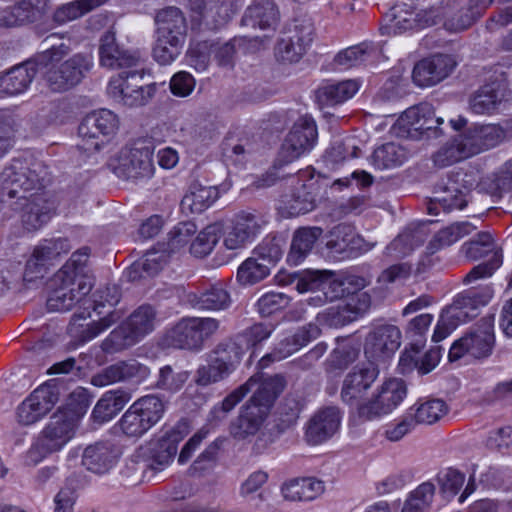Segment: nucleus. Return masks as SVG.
Here are the masks:
<instances>
[{
    "label": "nucleus",
    "mask_w": 512,
    "mask_h": 512,
    "mask_svg": "<svg viewBox=\"0 0 512 512\" xmlns=\"http://www.w3.org/2000/svg\"><path fill=\"white\" fill-rule=\"evenodd\" d=\"M58 39L60 37L54 33L43 40L46 49L36 56V62L49 88L54 92H63L81 82L93 66V57L90 53H76L61 62L71 48L64 42L56 44Z\"/></svg>",
    "instance_id": "nucleus-1"
},
{
    "label": "nucleus",
    "mask_w": 512,
    "mask_h": 512,
    "mask_svg": "<svg viewBox=\"0 0 512 512\" xmlns=\"http://www.w3.org/2000/svg\"><path fill=\"white\" fill-rule=\"evenodd\" d=\"M285 387L286 380L282 375L263 379L251 399L242 407L237 419L231 423L230 434L233 438L244 440L255 435Z\"/></svg>",
    "instance_id": "nucleus-2"
},
{
    "label": "nucleus",
    "mask_w": 512,
    "mask_h": 512,
    "mask_svg": "<svg viewBox=\"0 0 512 512\" xmlns=\"http://www.w3.org/2000/svg\"><path fill=\"white\" fill-rule=\"evenodd\" d=\"M48 172L41 162L14 159L0 174V196L2 199L26 196L31 190L44 186Z\"/></svg>",
    "instance_id": "nucleus-3"
},
{
    "label": "nucleus",
    "mask_w": 512,
    "mask_h": 512,
    "mask_svg": "<svg viewBox=\"0 0 512 512\" xmlns=\"http://www.w3.org/2000/svg\"><path fill=\"white\" fill-rule=\"evenodd\" d=\"M144 69L120 72L111 77L107 93L116 102L128 107L148 104L157 92V84H143Z\"/></svg>",
    "instance_id": "nucleus-4"
},
{
    "label": "nucleus",
    "mask_w": 512,
    "mask_h": 512,
    "mask_svg": "<svg viewBox=\"0 0 512 512\" xmlns=\"http://www.w3.org/2000/svg\"><path fill=\"white\" fill-rule=\"evenodd\" d=\"M494 346V315H486L453 343L448 357L450 361H457L464 356L485 359L492 354Z\"/></svg>",
    "instance_id": "nucleus-5"
},
{
    "label": "nucleus",
    "mask_w": 512,
    "mask_h": 512,
    "mask_svg": "<svg viewBox=\"0 0 512 512\" xmlns=\"http://www.w3.org/2000/svg\"><path fill=\"white\" fill-rule=\"evenodd\" d=\"M79 424L77 416L57 409L40 432L30 455L37 453L44 457L62 450L76 435Z\"/></svg>",
    "instance_id": "nucleus-6"
},
{
    "label": "nucleus",
    "mask_w": 512,
    "mask_h": 512,
    "mask_svg": "<svg viewBox=\"0 0 512 512\" xmlns=\"http://www.w3.org/2000/svg\"><path fill=\"white\" fill-rule=\"evenodd\" d=\"M407 396V386L403 379L389 378L379 385L372 397L358 404L360 419L371 421L392 413Z\"/></svg>",
    "instance_id": "nucleus-7"
},
{
    "label": "nucleus",
    "mask_w": 512,
    "mask_h": 512,
    "mask_svg": "<svg viewBox=\"0 0 512 512\" xmlns=\"http://www.w3.org/2000/svg\"><path fill=\"white\" fill-rule=\"evenodd\" d=\"M460 252L470 261H476L491 254L487 262L481 263L470 270L464 278L465 283L488 278L502 265L501 251L497 249L489 232L477 233L472 239L462 244Z\"/></svg>",
    "instance_id": "nucleus-8"
},
{
    "label": "nucleus",
    "mask_w": 512,
    "mask_h": 512,
    "mask_svg": "<svg viewBox=\"0 0 512 512\" xmlns=\"http://www.w3.org/2000/svg\"><path fill=\"white\" fill-rule=\"evenodd\" d=\"M118 116L108 109H99L87 114L78 128L82 140L80 147L86 152L98 151L108 143L119 129Z\"/></svg>",
    "instance_id": "nucleus-9"
},
{
    "label": "nucleus",
    "mask_w": 512,
    "mask_h": 512,
    "mask_svg": "<svg viewBox=\"0 0 512 512\" xmlns=\"http://www.w3.org/2000/svg\"><path fill=\"white\" fill-rule=\"evenodd\" d=\"M114 173L126 180L149 179L154 172L152 151L141 145L123 147L111 161Z\"/></svg>",
    "instance_id": "nucleus-10"
},
{
    "label": "nucleus",
    "mask_w": 512,
    "mask_h": 512,
    "mask_svg": "<svg viewBox=\"0 0 512 512\" xmlns=\"http://www.w3.org/2000/svg\"><path fill=\"white\" fill-rule=\"evenodd\" d=\"M243 353L242 346L235 341L220 343L214 351L215 358L211 364L198 369L197 383L205 386L222 380L240 363Z\"/></svg>",
    "instance_id": "nucleus-11"
},
{
    "label": "nucleus",
    "mask_w": 512,
    "mask_h": 512,
    "mask_svg": "<svg viewBox=\"0 0 512 512\" xmlns=\"http://www.w3.org/2000/svg\"><path fill=\"white\" fill-rule=\"evenodd\" d=\"M314 26L309 19L296 20L277 43L275 55L282 62H297L313 41Z\"/></svg>",
    "instance_id": "nucleus-12"
},
{
    "label": "nucleus",
    "mask_w": 512,
    "mask_h": 512,
    "mask_svg": "<svg viewBox=\"0 0 512 512\" xmlns=\"http://www.w3.org/2000/svg\"><path fill=\"white\" fill-rule=\"evenodd\" d=\"M492 2L493 0H469L466 5H461L458 0H442L444 28L450 32H460L469 28Z\"/></svg>",
    "instance_id": "nucleus-13"
},
{
    "label": "nucleus",
    "mask_w": 512,
    "mask_h": 512,
    "mask_svg": "<svg viewBox=\"0 0 512 512\" xmlns=\"http://www.w3.org/2000/svg\"><path fill=\"white\" fill-rule=\"evenodd\" d=\"M20 217L25 230L33 232L42 228L51 219L55 206L43 193L18 196L13 208Z\"/></svg>",
    "instance_id": "nucleus-14"
},
{
    "label": "nucleus",
    "mask_w": 512,
    "mask_h": 512,
    "mask_svg": "<svg viewBox=\"0 0 512 512\" xmlns=\"http://www.w3.org/2000/svg\"><path fill=\"white\" fill-rule=\"evenodd\" d=\"M307 175V172L302 173L292 190L282 197L279 209L284 216L296 217L306 214L316 207V197L320 186L312 176L304 181L302 178Z\"/></svg>",
    "instance_id": "nucleus-15"
},
{
    "label": "nucleus",
    "mask_w": 512,
    "mask_h": 512,
    "mask_svg": "<svg viewBox=\"0 0 512 512\" xmlns=\"http://www.w3.org/2000/svg\"><path fill=\"white\" fill-rule=\"evenodd\" d=\"M317 140L315 121L308 116L300 117L291 128L280 150V159L289 163L310 151Z\"/></svg>",
    "instance_id": "nucleus-16"
},
{
    "label": "nucleus",
    "mask_w": 512,
    "mask_h": 512,
    "mask_svg": "<svg viewBox=\"0 0 512 512\" xmlns=\"http://www.w3.org/2000/svg\"><path fill=\"white\" fill-rule=\"evenodd\" d=\"M100 66L110 69H132L143 63L139 50L123 48L116 39L113 31H106L99 40Z\"/></svg>",
    "instance_id": "nucleus-17"
},
{
    "label": "nucleus",
    "mask_w": 512,
    "mask_h": 512,
    "mask_svg": "<svg viewBox=\"0 0 512 512\" xmlns=\"http://www.w3.org/2000/svg\"><path fill=\"white\" fill-rule=\"evenodd\" d=\"M320 333L321 329L317 324L309 323L299 328L295 333L286 335L275 344L270 353L264 355L259 360V366L266 368L273 362H279L290 357L309 342L319 337Z\"/></svg>",
    "instance_id": "nucleus-18"
},
{
    "label": "nucleus",
    "mask_w": 512,
    "mask_h": 512,
    "mask_svg": "<svg viewBox=\"0 0 512 512\" xmlns=\"http://www.w3.org/2000/svg\"><path fill=\"white\" fill-rule=\"evenodd\" d=\"M58 392L54 386L41 385L18 407L17 418L23 425H32L42 419L57 403Z\"/></svg>",
    "instance_id": "nucleus-19"
},
{
    "label": "nucleus",
    "mask_w": 512,
    "mask_h": 512,
    "mask_svg": "<svg viewBox=\"0 0 512 512\" xmlns=\"http://www.w3.org/2000/svg\"><path fill=\"white\" fill-rule=\"evenodd\" d=\"M155 323V310L149 305H142L130 315L126 323L127 327L129 328V334L126 336V339L129 340L118 342L117 339L122 333V329H115L110 333L108 338L104 340L102 344L103 349L109 351L110 343H115L117 348H121L126 344H130L131 342L137 341L138 339L152 332L155 328Z\"/></svg>",
    "instance_id": "nucleus-20"
},
{
    "label": "nucleus",
    "mask_w": 512,
    "mask_h": 512,
    "mask_svg": "<svg viewBox=\"0 0 512 512\" xmlns=\"http://www.w3.org/2000/svg\"><path fill=\"white\" fill-rule=\"evenodd\" d=\"M379 375L373 363L355 366L344 378L341 388V399L344 403L358 407L359 400L372 386Z\"/></svg>",
    "instance_id": "nucleus-21"
},
{
    "label": "nucleus",
    "mask_w": 512,
    "mask_h": 512,
    "mask_svg": "<svg viewBox=\"0 0 512 512\" xmlns=\"http://www.w3.org/2000/svg\"><path fill=\"white\" fill-rule=\"evenodd\" d=\"M78 284L79 280L72 276L63 277L62 281H56L55 273L48 282L47 308L53 312L71 310L76 303L89 294L82 293Z\"/></svg>",
    "instance_id": "nucleus-22"
},
{
    "label": "nucleus",
    "mask_w": 512,
    "mask_h": 512,
    "mask_svg": "<svg viewBox=\"0 0 512 512\" xmlns=\"http://www.w3.org/2000/svg\"><path fill=\"white\" fill-rule=\"evenodd\" d=\"M149 374V368L136 360L119 361L94 375L91 379V383L96 387H104L117 382L132 381L140 383L144 381Z\"/></svg>",
    "instance_id": "nucleus-23"
},
{
    "label": "nucleus",
    "mask_w": 512,
    "mask_h": 512,
    "mask_svg": "<svg viewBox=\"0 0 512 512\" xmlns=\"http://www.w3.org/2000/svg\"><path fill=\"white\" fill-rule=\"evenodd\" d=\"M401 344V331L392 324L375 326L365 339V354L374 359L392 355Z\"/></svg>",
    "instance_id": "nucleus-24"
},
{
    "label": "nucleus",
    "mask_w": 512,
    "mask_h": 512,
    "mask_svg": "<svg viewBox=\"0 0 512 512\" xmlns=\"http://www.w3.org/2000/svg\"><path fill=\"white\" fill-rule=\"evenodd\" d=\"M456 63L450 55L437 54L419 61L412 73L414 83L419 87H429L444 80Z\"/></svg>",
    "instance_id": "nucleus-25"
},
{
    "label": "nucleus",
    "mask_w": 512,
    "mask_h": 512,
    "mask_svg": "<svg viewBox=\"0 0 512 512\" xmlns=\"http://www.w3.org/2000/svg\"><path fill=\"white\" fill-rule=\"evenodd\" d=\"M188 424L179 422L162 438L152 444L150 449L151 457L149 467L155 471H161L174 459L178 444L188 434Z\"/></svg>",
    "instance_id": "nucleus-26"
},
{
    "label": "nucleus",
    "mask_w": 512,
    "mask_h": 512,
    "mask_svg": "<svg viewBox=\"0 0 512 512\" xmlns=\"http://www.w3.org/2000/svg\"><path fill=\"white\" fill-rule=\"evenodd\" d=\"M466 205V188L457 180L448 178L435 186L427 209L429 214L438 215L440 208L449 212L454 209H463Z\"/></svg>",
    "instance_id": "nucleus-27"
},
{
    "label": "nucleus",
    "mask_w": 512,
    "mask_h": 512,
    "mask_svg": "<svg viewBox=\"0 0 512 512\" xmlns=\"http://www.w3.org/2000/svg\"><path fill=\"white\" fill-rule=\"evenodd\" d=\"M280 20L277 5L271 0H253L245 9L240 24L260 30H275Z\"/></svg>",
    "instance_id": "nucleus-28"
},
{
    "label": "nucleus",
    "mask_w": 512,
    "mask_h": 512,
    "mask_svg": "<svg viewBox=\"0 0 512 512\" xmlns=\"http://www.w3.org/2000/svg\"><path fill=\"white\" fill-rule=\"evenodd\" d=\"M296 289L300 293L313 290H321L329 301L340 299L346 295V288L341 280L331 277L328 271H309L298 279Z\"/></svg>",
    "instance_id": "nucleus-29"
},
{
    "label": "nucleus",
    "mask_w": 512,
    "mask_h": 512,
    "mask_svg": "<svg viewBox=\"0 0 512 512\" xmlns=\"http://www.w3.org/2000/svg\"><path fill=\"white\" fill-rule=\"evenodd\" d=\"M61 251H68V244L64 239L46 240L35 247L32 256L27 261L24 279L32 281L34 278H42L46 272V264L57 257Z\"/></svg>",
    "instance_id": "nucleus-30"
},
{
    "label": "nucleus",
    "mask_w": 512,
    "mask_h": 512,
    "mask_svg": "<svg viewBox=\"0 0 512 512\" xmlns=\"http://www.w3.org/2000/svg\"><path fill=\"white\" fill-rule=\"evenodd\" d=\"M188 304L201 311H222L231 306L232 299L226 285L216 282L199 292L187 295Z\"/></svg>",
    "instance_id": "nucleus-31"
},
{
    "label": "nucleus",
    "mask_w": 512,
    "mask_h": 512,
    "mask_svg": "<svg viewBox=\"0 0 512 512\" xmlns=\"http://www.w3.org/2000/svg\"><path fill=\"white\" fill-rule=\"evenodd\" d=\"M340 411L331 406L319 410L308 422L306 438L311 444H319L336 433L340 426Z\"/></svg>",
    "instance_id": "nucleus-32"
},
{
    "label": "nucleus",
    "mask_w": 512,
    "mask_h": 512,
    "mask_svg": "<svg viewBox=\"0 0 512 512\" xmlns=\"http://www.w3.org/2000/svg\"><path fill=\"white\" fill-rule=\"evenodd\" d=\"M122 316L123 314L120 310L114 309L98 321H92L84 325L79 321L84 320L85 317L74 315L68 326V332L73 339L83 344L93 340L109 329L113 324L117 323Z\"/></svg>",
    "instance_id": "nucleus-33"
},
{
    "label": "nucleus",
    "mask_w": 512,
    "mask_h": 512,
    "mask_svg": "<svg viewBox=\"0 0 512 512\" xmlns=\"http://www.w3.org/2000/svg\"><path fill=\"white\" fill-rule=\"evenodd\" d=\"M156 35L185 43L187 21L184 13L174 6L159 10L155 16Z\"/></svg>",
    "instance_id": "nucleus-34"
},
{
    "label": "nucleus",
    "mask_w": 512,
    "mask_h": 512,
    "mask_svg": "<svg viewBox=\"0 0 512 512\" xmlns=\"http://www.w3.org/2000/svg\"><path fill=\"white\" fill-rule=\"evenodd\" d=\"M491 298L492 292L489 289L483 291L468 290L457 296L448 308V315L458 323H465L476 317L479 307L487 305Z\"/></svg>",
    "instance_id": "nucleus-35"
},
{
    "label": "nucleus",
    "mask_w": 512,
    "mask_h": 512,
    "mask_svg": "<svg viewBox=\"0 0 512 512\" xmlns=\"http://www.w3.org/2000/svg\"><path fill=\"white\" fill-rule=\"evenodd\" d=\"M119 454L118 448L111 442H97L85 448L82 464L93 473L104 474L116 464Z\"/></svg>",
    "instance_id": "nucleus-36"
},
{
    "label": "nucleus",
    "mask_w": 512,
    "mask_h": 512,
    "mask_svg": "<svg viewBox=\"0 0 512 512\" xmlns=\"http://www.w3.org/2000/svg\"><path fill=\"white\" fill-rule=\"evenodd\" d=\"M36 59L13 67L0 77V95L13 96L23 93L31 84L37 70Z\"/></svg>",
    "instance_id": "nucleus-37"
},
{
    "label": "nucleus",
    "mask_w": 512,
    "mask_h": 512,
    "mask_svg": "<svg viewBox=\"0 0 512 512\" xmlns=\"http://www.w3.org/2000/svg\"><path fill=\"white\" fill-rule=\"evenodd\" d=\"M89 253L88 247L74 252L71 258L56 272V281H62L63 277L72 276L79 280V290L82 293H89L93 287V279L85 271Z\"/></svg>",
    "instance_id": "nucleus-38"
},
{
    "label": "nucleus",
    "mask_w": 512,
    "mask_h": 512,
    "mask_svg": "<svg viewBox=\"0 0 512 512\" xmlns=\"http://www.w3.org/2000/svg\"><path fill=\"white\" fill-rule=\"evenodd\" d=\"M131 400V394L121 389L105 392L92 411L95 422L102 424L113 419Z\"/></svg>",
    "instance_id": "nucleus-39"
},
{
    "label": "nucleus",
    "mask_w": 512,
    "mask_h": 512,
    "mask_svg": "<svg viewBox=\"0 0 512 512\" xmlns=\"http://www.w3.org/2000/svg\"><path fill=\"white\" fill-rule=\"evenodd\" d=\"M243 5V0H209L203 13V24L209 29L227 25Z\"/></svg>",
    "instance_id": "nucleus-40"
},
{
    "label": "nucleus",
    "mask_w": 512,
    "mask_h": 512,
    "mask_svg": "<svg viewBox=\"0 0 512 512\" xmlns=\"http://www.w3.org/2000/svg\"><path fill=\"white\" fill-rule=\"evenodd\" d=\"M433 12L434 11L415 12L402 6H396L392 10L389 29L397 34L412 29H422L433 26L436 14H434L433 17L424 18L427 13Z\"/></svg>",
    "instance_id": "nucleus-41"
},
{
    "label": "nucleus",
    "mask_w": 512,
    "mask_h": 512,
    "mask_svg": "<svg viewBox=\"0 0 512 512\" xmlns=\"http://www.w3.org/2000/svg\"><path fill=\"white\" fill-rule=\"evenodd\" d=\"M322 232L319 227H303L296 230L287 256L288 263L294 266L302 263L322 235Z\"/></svg>",
    "instance_id": "nucleus-42"
},
{
    "label": "nucleus",
    "mask_w": 512,
    "mask_h": 512,
    "mask_svg": "<svg viewBox=\"0 0 512 512\" xmlns=\"http://www.w3.org/2000/svg\"><path fill=\"white\" fill-rule=\"evenodd\" d=\"M361 314L362 310L357 306L355 299L350 298L348 302L331 306L319 313L317 321L329 327H341L357 320Z\"/></svg>",
    "instance_id": "nucleus-43"
},
{
    "label": "nucleus",
    "mask_w": 512,
    "mask_h": 512,
    "mask_svg": "<svg viewBox=\"0 0 512 512\" xmlns=\"http://www.w3.org/2000/svg\"><path fill=\"white\" fill-rule=\"evenodd\" d=\"M501 103L500 85L490 83L476 90L469 99V109L478 115L494 113Z\"/></svg>",
    "instance_id": "nucleus-44"
},
{
    "label": "nucleus",
    "mask_w": 512,
    "mask_h": 512,
    "mask_svg": "<svg viewBox=\"0 0 512 512\" xmlns=\"http://www.w3.org/2000/svg\"><path fill=\"white\" fill-rule=\"evenodd\" d=\"M431 113V104L420 103L419 105L406 109L393 125L394 132L400 137L418 139V125L421 118Z\"/></svg>",
    "instance_id": "nucleus-45"
},
{
    "label": "nucleus",
    "mask_w": 512,
    "mask_h": 512,
    "mask_svg": "<svg viewBox=\"0 0 512 512\" xmlns=\"http://www.w3.org/2000/svg\"><path fill=\"white\" fill-rule=\"evenodd\" d=\"M449 411L446 402L439 398L418 401L409 408L408 413L413 417L415 425L434 424L444 417Z\"/></svg>",
    "instance_id": "nucleus-46"
},
{
    "label": "nucleus",
    "mask_w": 512,
    "mask_h": 512,
    "mask_svg": "<svg viewBox=\"0 0 512 512\" xmlns=\"http://www.w3.org/2000/svg\"><path fill=\"white\" fill-rule=\"evenodd\" d=\"M477 229L470 222L453 223L438 231L427 245V252L434 254L437 251L452 245L459 239L471 234Z\"/></svg>",
    "instance_id": "nucleus-47"
},
{
    "label": "nucleus",
    "mask_w": 512,
    "mask_h": 512,
    "mask_svg": "<svg viewBox=\"0 0 512 512\" xmlns=\"http://www.w3.org/2000/svg\"><path fill=\"white\" fill-rule=\"evenodd\" d=\"M323 490V483L314 478L295 479L282 486L283 497L290 501H310Z\"/></svg>",
    "instance_id": "nucleus-48"
},
{
    "label": "nucleus",
    "mask_w": 512,
    "mask_h": 512,
    "mask_svg": "<svg viewBox=\"0 0 512 512\" xmlns=\"http://www.w3.org/2000/svg\"><path fill=\"white\" fill-rule=\"evenodd\" d=\"M218 197L219 192L216 187L194 183L184 196L181 204L184 209H189L191 213H201L209 208Z\"/></svg>",
    "instance_id": "nucleus-49"
},
{
    "label": "nucleus",
    "mask_w": 512,
    "mask_h": 512,
    "mask_svg": "<svg viewBox=\"0 0 512 512\" xmlns=\"http://www.w3.org/2000/svg\"><path fill=\"white\" fill-rule=\"evenodd\" d=\"M377 54V48L369 43H361L340 51L334 58V63L341 69H350L368 62Z\"/></svg>",
    "instance_id": "nucleus-50"
},
{
    "label": "nucleus",
    "mask_w": 512,
    "mask_h": 512,
    "mask_svg": "<svg viewBox=\"0 0 512 512\" xmlns=\"http://www.w3.org/2000/svg\"><path fill=\"white\" fill-rule=\"evenodd\" d=\"M408 159L406 149L396 143H386L373 152L372 165L380 170L401 166Z\"/></svg>",
    "instance_id": "nucleus-51"
},
{
    "label": "nucleus",
    "mask_w": 512,
    "mask_h": 512,
    "mask_svg": "<svg viewBox=\"0 0 512 512\" xmlns=\"http://www.w3.org/2000/svg\"><path fill=\"white\" fill-rule=\"evenodd\" d=\"M359 89L355 80L330 83L318 90V98L326 105L340 104L352 98Z\"/></svg>",
    "instance_id": "nucleus-52"
},
{
    "label": "nucleus",
    "mask_w": 512,
    "mask_h": 512,
    "mask_svg": "<svg viewBox=\"0 0 512 512\" xmlns=\"http://www.w3.org/2000/svg\"><path fill=\"white\" fill-rule=\"evenodd\" d=\"M108 0H75L58 7L53 20L59 25L76 20L93 9L105 4Z\"/></svg>",
    "instance_id": "nucleus-53"
},
{
    "label": "nucleus",
    "mask_w": 512,
    "mask_h": 512,
    "mask_svg": "<svg viewBox=\"0 0 512 512\" xmlns=\"http://www.w3.org/2000/svg\"><path fill=\"white\" fill-rule=\"evenodd\" d=\"M480 185L487 193L501 196L512 190V158L506 161L496 172L484 177Z\"/></svg>",
    "instance_id": "nucleus-54"
},
{
    "label": "nucleus",
    "mask_w": 512,
    "mask_h": 512,
    "mask_svg": "<svg viewBox=\"0 0 512 512\" xmlns=\"http://www.w3.org/2000/svg\"><path fill=\"white\" fill-rule=\"evenodd\" d=\"M131 407L136 410L144 424L151 429L162 418L165 405L163 401L155 395H147L136 400Z\"/></svg>",
    "instance_id": "nucleus-55"
},
{
    "label": "nucleus",
    "mask_w": 512,
    "mask_h": 512,
    "mask_svg": "<svg viewBox=\"0 0 512 512\" xmlns=\"http://www.w3.org/2000/svg\"><path fill=\"white\" fill-rule=\"evenodd\" d=\"M269 274L270 269L267 264L252 256L238 267L236 279L239 284L249 286L264 280Z\"/></svg>",
    "instance_id": "nucleus-56"
},
{
    "label": "nucleus",
    "mask_w": 512,
    "mask_h": 512,
    "mask_svg": "<svg viewBox=\"0 0 512 512\" xmlns=\"http://www.w3.org/2000/svg\"><path fill=\"white\" fill-rule=\"evenodd\" d=\"M247 38L236 36L226 42H213L214 59L218 66L233 68L238 50L246 45Z\"/></svg>",
    "instance_id": "nucleus-57"
},
{
    "label": "nucleus",
    "mask_w": 512,
    "mask_h": 512,
    "mask_svg": "<svg viewBox=\"0 0 512 512\" xmlns=\"http://www.w3.org/2000/svg\"><path fill=\"white\" fill-rule=\"evenodd\" d=\"M166 340L170 346L175 348L188 350L200 349L187 318L181 319L168 331Z\"/></svg>",
    "instance_id": "nucleus-58"
},
{
    "label": "nucleus",
    "mask_w": 512,
    "mask_h": 512,
    "mask_svg": "<svg viewBox=\"0 0 512 512\" xmlns=\"http://www.w3.org/2000/svg\"><path fill=\"white\" fill-rule=\"evenodd\" d=\"M230 223L253 241L266 225V220L260 213L242 210L233 216Z\"/></svg>",
    "instance_id": "nucleus-59"
},
{
    "label": "nucleus",
    "mask_w": 512,
    "mask_h": 512,
    "mask_svg": "<svg viewBox=\"0 0 512 512\" xmlns=\"http://www.w3.org/2000/svg\"><path fill=\"white\" fill-rule=\"evenodd\" d=\"M464 147L458 136L454 137L433 155L434 165L443 168L468 158Z\"/></svg>",
    "instance_id": "nucleus-60"
},
{
    "label": "nucleus",
    "mask_w": 512,
    "mask_h": 512,
    "mask_svg": "<svg viewBox=\"0 0 512 512\" xmlns=\"http://www.w3.org/2000/svg\"><path fill=\"white\" fill-rule=\"evenodd\" d=\"M434 493V484L431 482L422 483L410 493L401 512H425L433 500Z\"/></svg>",
    "instance_id": "nucleus-61"
},
{
    "label": "nucleus",
    "mask_w": 512,
    "mask_h": 512,
    "mask_svg": "<svg viewBox=\"0 0 512 512\" xmlns=\"http://www.w3.org/2000/svg\"><path fill=\"white\" fill-rule=\"evenodd\" d=\"M184 43L156 35L152 55L160 65H169L181 54Z\"/></svg>",
    "instance_id": "nucleus-62"
},
{
    "label": "nucleus",
    "mask_w": 512,
    "mask_h": 512,
    "mask_svg": "<svg viewBox=\"0 0 512 512\" xmlns=\"http://www.w3.org/2000/svg\"><path fill=\"white\" fill-rule=\"evenodd\" d=\"M213 53V42L192 40L187 51L188 64L195 70L205 71Z\"/></svg>",
    "instance_id": "nucleus-63"
},
{
    "label": "nucleus",
    "mask_w": 512,
    "mask_h": 512,
    "mask_svg": "<svg viewBox=\"0 0 512 512\" xmlns=\"http://www.w3.org/2000/svg\"><path fill=\"white\" fill-rule=\"evenodd\" d=\"M188 378L189 373L187 371H176L170 365H166L159 371L156 387L161 390L175 393L182 389Z\"/></svg>",
    "instance_id": "nucleus-64"
}]
</instances>
